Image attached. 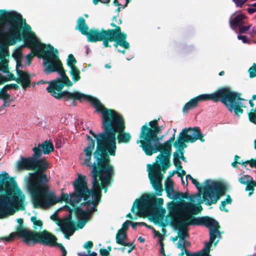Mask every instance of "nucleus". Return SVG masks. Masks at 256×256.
Returning a JSON list of instances; mask_svg holds the SVG:
<instances>
[{"label": "nucleus", "instance_id": "nucleus-1", "mask_svg": "<svg viewBox=\"0 0 256 256\" xmlns=\"http://www.w3.org/2000/svg\"><path fill=\"white\" fill-rule=\"evenodd\" d=\"M83 100L89 102L95 108V112L102 114L103 133L100 136L102 143L100 148L103 149L106 148V154H108L104 172L114 176V168L110 164V156H114L116 154V134H118L116 139L118 144L128 143L132 138L131 135L125 131L126 126L122 116L114 110L106 108L97 98L78 91H74L65 101L71 100L70 105L74 106H76V100L82 102Z\"/></svg>", "mask_w": 256, "mask_h": 256}, {"label": "nucleus", "instance_id": "nucleus-2", "mask_svg": "<svg viewBox=\"0 0 256 256\" xmlns=\"http://www.w3.org/2000/svg\"><path fill=\"white\" fill-rule=\"evenodd\" d=\"M14 29L16 32L13 38H11V44L14 46L17 42L23 40L26 47L34 50L37 52V56L43 59L44 72L46 74L58 72L60 75V78H57L50 82L46 90L54 98L63 99L65 101L72 92L62 91V89L65 86L68 87L72 86V82L66 74V70H64L59 58L58 50L52 45L40 43L34 32L20 36V29L18 30L16 27Z\"/></svg>", "mask_w": 256, "mask_h": 256}, {"label": "nucleus", "instance_id": "nucleus-3", "mask_svg": "<svg viewBox=\"0 0 256 256\" xmlns=\"http://www.w3.org/2000/svg\"><path fill=\"white\" fill-rule=\"evenodd\" d=\"M90 176L92 177V186L90 189L88 187L86 176L78 174L77 178L72 183L74 192L71 194V198L76 196V198H82L86 202L82 204V206L92 204V206L87 207L85 212L88 218L91 217L92 214L97 210V206L101 202L102 190L106 193L108 187L110 186L114 181V176L102 172H90Z\"/></svg>", "mask_w": 256, "mask_h": 256}, {"label": "nucleus", "instance_id": "nucleus-4", "mask_svg": "<svg viewBox=\"0 0 256 256\" xmlns=\"http://www.w3.org/2000/svg\"><path fill=\"white\" fill-rule=\"evenodd\" d=\"M38 150H35L32 156H20L16 162V168L18 170H34L30 173L26 179V186L28 192L32 197L38 189L44 184H48V180L44 172L48 168V163L44 158H38Z\"/></svg>", "mask_w": 256, "mask_h": 256}, {"label": "nucleus", "instance_id": "nucleus-5", "mask_svg": "<svg viewBox=\"0 0 256 256\" xmlns=\"http://www.w3.org/2000/svg\"><path fill=\"white\" fill-rule=\"evenodd\" d=\"M0 192L4 194L0 196V218L25 210V196L18 188L16 182L10 178L6 172L0 174Z\"/></svg>", "mask_w": 256, "mask_h": 256}, {"label": "nucleus", "instance_id": "nucleus-6", "mask_svg": "<svg viewBox=\"0 0 256 256\" xmlns=\"http://www.w3.org/2000/svg\"><path fill=\"white\" fill-rule=\"evenodd\" d=\"M171 225L174 229L192 226L190 224L196 218L194 215L198 214L202 210L200 204H193L183 201L180 204L172 202L168 206Z\"/></svg>", "mask_w": 256, "mask_h": 256}, {"label": "nucleus", "instance_id": "nucleus-7", "mask_svg": "<svg viewBox=\"0 0 256 256\" xmlns=\"http://www.w3.org/2000/svg\"><path fill=\"white\" fill-rule=\"evenodd\" d=\"M90 133L96 139V146L95 151L93 153L94 162H92V151L94 150L95 146V140H93L91 136L86 134V140L88 143L86 147L84 149V152L86 155V158L84 162L82 163V165H85L88 166L90 170V172H102L104 170V166L105 161L106 159L108 154H106V148H100V145L102 143L100 140L101 134L103 133L102 132L99 133L98 134H96L92 130H90Z\"/></svg>", "mask_w": 256, "mask_h": 256}, {"label": "nucleus", "instance_id": "nucleus-8", "mask_svg": "<svg viewBox=\"0 0 256 256\" xmlns=\"http://www.w3.org/2000/svg\"><path fill=\"white\" fill-rule=\"evenodd\" d=\"M48 184L42 186L32 197V202L35 208H48L57 203L65 202H67L70 200V204L74 207L78 204L80 198H78L76 196L69 198L67 194L62 193L61 196L56 198L54 192H51ZM72 194H70V195ZM71 197V196H70Z\"/></svg>", "mask_w": 256, "mask_h": 256}, {"label": "nucleus", "instance_id": "nucleus-9", "mask_svg": "<svg viewBox=\"0 0 256 256\" xmlns=\"http://www.w3.org/2000/svg\"><path fill=\"white\" fill-rule=\"evenodd\" d=\"M11 14L10 11L0 10V40H5L6 42H0V70L3 72L8 71L7 66L8 60L6 57L9 56L8 46L11 44L10 22L8 18Z\"/></svg>", "mask_w": 256, "mask_h": 256}, {"label": "nucleus", "instance_id": "nucleus-10", "mask_svg": "<svg viewBox=\"0 0 256 256\" xmlns=\"http://www.w3.org/2000/svg\"><path fill=\"white\" fill-rule=\"evenodd\" d=\"M138 202V209L140 216L150 214L152 221L155 224L164 226L163 222L164 216L160 214H154V212L158 210V206L163 204L164 200L162 198H157L154 194L143 196L140 199H136Z\"/></svg>", "mask_w": 256, "mask_h": 256}, {"label": "nucleus", "instance_id": "nucleus-11", "mask_svg": "<svg viewBox=\"0 0 256 256\" xmlns=\"http://www.w3.org/2000/svg\"><path fill=\"white\" fill-rule=\"evenodd\" d=\"M204 184L203 200L208 206L216 204L226 190V186L222 182L206 180Z\"/></svg>", "mask_w": 256, "mask_h": 256}, {"label": "nucleus", "instance_id": "nucleus-12", "mask_svg": "<svg viewBox=\"0 0 256 256\" xmlns=\"http://www.w3.org/2000/svg\"><path fill=\"white\" fill-rule=\"evenodd\" d=\"M175 134L174 133L168 140L162 144L159 141H156L141 147L142 150L146 156H150L153 154L160 152V153L156 157V161L158 159H170L172 154V144L174 143Z\"/></svg>", "mask_w": 256, "mask_h": 256}, {"label": "nucleus", "instance_id": "nucleus-13", "mask_svg": "<svg viewBox=\"0 0 256 256\" xmlns=\"http://www.w3.org/2000/svg\"><path fill=\"white\" fill-rule=\"evenodd\" d=\"M69 214L62 220H60V224H58L62 232L64 234L65 238L66 239H70V236L72 235L76 230V222L72 219V214L73 212L78 218V220L88 218L84 210L80 207H76L74 208H69Z\"/></svg>", "mask_w": 256, "mask_h": 256}, {"label": "nucleus", "instance_id": "nucleus-14", "mask_svg": "<svg viewBox=\"0 0 256 256\" xmlns=\"http://www.w3.org/2000/svg\"><path fill=\"white\" fill-rule=\"evenodd\" d=\"M20 233L22 236H24V242L27 245H30L32 242L34 244L40 243V244L54 246L57 240L56 238L53 234L44 230L42 232H38L34 231L27 232L21 229Z\"/></svg>", "mask_w": 256, "mask_h": 256}, {"label": "nucleus", "instance_id": "nucleus-15", "mask_svg": "<svg viewBox=\"0 0 256 256\" xmlns=\"http://www.w3.org/2000/svg\"><path fill=\"white\" fill-rule=\"evenodd\" d=\"M190 224L194 225L204 226L209 229L210 240L216 246L219 241V239L215 241L217 237L220 238L222 232L220 230V226L218 221L208 216H202L196 218Z\"/></svg>", "mask_w": 256, "mask_h": 256}, {"label": "nucleus", "instance_id": "nucleus-16", "mask_svg": "<svg viewBox=\"0 0 256 256\" xmlns=\"http://www.w3.org/2000/svg\"><path fill=\"white\" fill-rule=\"evenodd\" d=\"M10 21V33L12 38L15 34L14 28H18L19 30L20 36L29 34L30 32H34L32 30V28L26 22L25 18H23L22 14L14 11H11V14L8 18Z\"/></svg>", "mask_w": 256, "mask_h": 256}, {"label": "nucleus", "instance_id": "nucleus-17", "mask_svg": "<svg viewBox=\"0 0 256 256\" xmlns=\"http://www.w3.org/2000/svg\"><path fill=\"white\" fill-rule=\"evenodd\" d=\"M162 128L158 125L154 129L150 128L146 123L141 128L140 134V140H136L137 144H140V147L144 146L156 141H159L158 134L161 132Z\"/></svg>", "mask_w": 256, "mask_h": 256}, {"label": "nucleus", "instance_id": "nucleus-18", "mask_svg": "<svg viewBox=\"0 0 256 256\" xmlns=\"http://www.w3.org/2000/svg\"><path fill=\"white\" fill-rule=\"evenodd\" d=\"M204 136V134L202 133L198 126L186 128L180 132L176 140L184 144H186V142L193 143L198 140L203 142L205 140Z\"/></svg>", "mask_w": 256, "mask_h": 256}, {"label": "nucleus", "instance_id": "nucleus-19", "mask_svg": "<svg viewBox=\"0 0 256 256\" xmlns=\"http://www.w3.org/2000/svg\"><path fill=\"white\" fill-rule=\"evenodd\" d=\"M127 34L123 32L120 33L119 28L116 30H112L110 31L107 38L104 41V46L105 48L112 46L109 44L110 42H114L113 46L116 48L120 46L124 49H128L130 48V44L126 41Z\"/></svg>", "mask_w": 256, "mask_h": 256}, {"label": "nucleus", "instance_id": "nucleus-20", "mask_svg": "<svg viewBox=\"0 0 256 256\" xmlns=\"http://www.w3.org/2000/svg\"><path fill=\"white\" fill-rule=\"evenodd\" d=\"M153 172L154 176H152L151 174H148V178L152 186L156 191V194L158 196H162L163 191L162 180L164 178V174L160 172V169L158 166H156L154 167Z\"/></svg>", "mask_w": 256, "mask_h": 256}, {"label": "nucleus", "instance_id": "nucleus-21", "mask_svg": "<svg viewBox=\"0 0 256 256\" xmlns=\"http://www.w3.org/2000/svg\"><path fill=\"white\" fill-rule=\"evenodd\" d=\"M110 31L106 30L104 28L100 30L98 29L93 28L88 30L84 36H86L88 41L89 42H96L102 41L104 44V41L106 40Z\"/></svg>", "mask_w": 256, "mask_h": 256}, {"label": "nucleus", "instance_id": "nucleus-22", "mask_svg": "<svg viewBox=\"0 0 256 256\" xmlns=\"http://www.w3.org/2000/svg\"><path fill=\"white\" fill-rule=\"evenodd\" d=\"M222 98H225L231 102H241V101L244 100V99L240 98V93L232 91L227 86L222 87Z\"/></svg>", "mask_w": 256, "mask_h": 256}, {"label": "nucleus", "instance_id": "nucleus-23", "mask_svg": "<svg viewBox=\"0 0 256 256\" xmlns=\"http://www.w3.org/2000/svg\"><path fill=\"white\" fill-rule=\"evenodd\" d=\"M222 87L210 94H202L194 97L198 104L202 101L212 100L214 102H220L222 98Z\"/></svg>", "mask_w": 256, "mask_h": 256}, {"label": "nucleus", "instance_id": "nucleus-24", "mask_svg": "<svg viewBox=\"0 0 256 256\" xmlns=\"http://www.w3.org/2000/svg\"><path fill=\"white\" fill-rule=\"evenodd\" d=\"M220 102L223 104L230 112H234V115L240 118V114L244 112L242 102H231L227 101L225 98H221Z\"/></svg>", "mask_w": 256, "mask_h": 256}, {"label": "nucleus", "instance_id": "nucleus-25", "mask_svg": "<svg viewBox=\"0 0 256 256\" xmlns=\"http://www.w3.org/2000/svg\"><path fill=\"white\" fill-rule=\"evenodd\" d=\"M33 152H34L35 150H38L39 153L38 158H40L42 154H48L50 152L54 150L53 144L48 141H45L42 144H38V146L35 144V146L32 149Z\"/></svg>", "mask_w": 256, "mask_h": 256}, {"label": "nucleus", "instance_id": "nucleus-26", "mask_svg": "<svg viewBox=\"0 0 256 256\" xmlns=\"http://www.w3.org/2000/svg\"><path fill=\"white\" fill-rule=\"evenodd\" d=\"M156 163L154 164L153 165H151L150 164H148L147 165L148 174H151L152 176L154 175L153 172V168L154 166L156 165L158 166L160 169V172L162 171L164 174L166 173V170L170 166V159H158V161H156Z\"/></svg>", "mask_w": 256, "mask_h": 256}, {"label": "nucleus", "instance_id": "nucleus-27", "mask_svg": "<svg viewBox=\"0 0 256 256\" xmlns=\"http://www.w3.org/2000/svg\"><path fill=\"white\" fill-rule=\"evenodd\" d=\"M16 74L18 76V78H16L18 80L17 83L21 84L22 88L24 90L28 87L30 86V78L28 74L22 70H18Z\"/></svg>", "mask_w": 256, "mask_h": 256}, {"label": "nucleus", "instance_id": "nucleus-28", "mask_svg": "<svg viewBox=\"0 0 256 256\" xmlns=\"http://www.w3.org/2000/svg\"><path fill=\"white\" fill-rule=\"evenodd\" d=\"M174 146L176 148V152H178V158L184 162H186V158L184 156V149L187 147V144H184L181 142L176 140L174 143Z\"/></svg>", "mask_w": 256, "mask_h": 256}, {"label": "nucleus", "instance_id": "nucleus-29", "mask_svg": "<svg viewBox=\"0 0 256 256\" xmlns=\"http://www.w3.org/2000/svg\"><path fill=\"white\" fill-rule=\"evenodd\" d=\"M76 29H78L80 33L84 35L86 32L89 30L88 26L86 23V20L83 17H80L76 22Z\"/></svg>", "mask_w": 256, "mask_h": 256}, {"label": "nucleus", "instance_id": "nucleus-30", "mask_svg": "<svg viewBox=\"0 0 256 256\" xmlns=\"http://www.w3.org/2000/svg\"><path fill=\"white\" fill-rule=\"evenodd\" d=\"M246 18L244 14L236 15L232 20H230V24L232 28L240 26L243 24L242 20Z\"/></svg>", "mask_w": 256, "mask_h": 256}, {"label": "nucleus", "instance_id": "nucleus-31", "mask_svg": "<svg viewBox=\"0 0 256 256\" xmlns=\"http://www.w3.org/2000/svg\"><path fill=\"white\" fill-rule=\"evenodd\" d=\"M198 106L197 101L194 98L190 99L187 103H186L183 108L182 112L184 113L188 112L190 110L195 108Z\"/></svg>", "mask_w": 256, "mask_h": 256}, {"label": "nucleus", "instance_id": "nucleus-32", "mask_svg": "<svg viewBox=\"0 0 256 256\" xmlns=\"http://www.w3.org/2000/svg\"><path fill=\"white\" fill-rule=\"evenodd\" d=\"M126 232L124 230H118L116 236V242L120 244L126 238Z\"/></svg>", "mask_w": 256, "mask_h": 256}, {"label": "nucleus", "instance_id": "nucleus-33", "mask_svg": "<svg viewBox=\"0 0 256 256\" xmlns=\"http://www.w3.org/2000/svg\"><path fill=\"white\" fill-rule=\"evenodd\" d=\"M213 242H204V246L203 248L200 250V253L202 254V256H211L210 254V248L212 246Z\"/></svg>", "mask_w": 256, "mask_h": 256}, {"label": "nucleus", "instance_id": "nucleus-34", "mask_svg": "<svg viewBox=\"0 0 256 256\" xmlns=\"http://www.w3.org/2000/svg\"><path fill=\"white\" fill-rule=\"evenodd\" d=\"M70 72L74 82H76L80 79V71L77 67L70 68Z\"/></svg>", "mask_w": 256, "mask_h": 256}, {"label": "nucleus", "instance_id": "nucleus-35", "mask_svg": "<svg viewBox=\"0 0 256 256\" xmlns=\"http://www.w3.org/2000/svg\"><path fill=\"white\" fill-rule=\"evenodd\" d=\"M17 222L19 224V226H18L16 228V234L20 238H22L23 239V241L24 242L25 238L24 236H22V235L20 233V231L21 229L24 230L27 232H31L32 230H28V229L24 228L22 226L23 224V220L22 219L19 218L16 220Z\"/></svg>", "mask_w": 256, "mask_h": 256}, {"label": "nucleus", "instance_id": "nucleus-36", "mask_svg": "<svg viewBox=\"0 0 256 256\" xmlns=\"http://www.w3.org/2000/svg\"><path fill=\"white\" fill-rule=\"evenodd\" d=\"M186 228H187V226H186V227H184V228L182 227V228H180V230L176 229V230H178V236L179 237V240L178 242L182 243L184 240H185L186 238L188 236V234L186 232Z\"/></svg>", "mask_w": 256, "mask_h": 256}, {"label": "nucleus", "instance_id": "nucleus-37", "mask_svg": "<svg viewBox=\"0 0 256 256\" xmlns=\"http://www.w3.org/2000/svg\"><path fill=\"white\" fill-rule=\"evenodd\" d=\"M173 162L177 170H181L182 168V162L178 158V152H174L173 154Z\"/></svg>", "mask_w": 256, "mask_h": 256}, {"label": "nucleus", "instance_id": "nucleus-38", "mask_svg": "<svg viewBox=\"0 0 256 256\" xmlns=\"http://www.w3.org/2000/svg\"><path fill=\"white\" fill-rule=\"evenodd\" d=\"M165 190L168 196L170 193L174 192V184L171 180H166L165 183Z\"/></svg>", "mask_w": 256, "mask_h": 256}, {"label": "nucleus", "instance_id": "nucleus-39", "mask_svg": "<svg viewBox=\"0 0 256 256\" xmlns=\"http://www.w3.org/2000/svg\"><path fill=\"white\" fill-rule=\"evenodd\" d=\"M77 61L72 54H70L68 56V58L66 60V64L70 67V68H76L75 64L76 63Z\"/></svg>", "mask_w": 256, "mask_h": 256}, {"label": "nucleus", "instance_id": "nucleus-40", "mask_svg": "<svg viewBox=\"0 0 256 256\" xmlns=\"http://www.w3.org/2000/svg\"><path fill=\"white\" fill-rule=\"evenodd\" d=\"M246 185V190L250 191L249 196H250L254 192V187L256 186V182L251 180Z\"/></svg>", "mask_w": 256, "mask_h": 256}, {"label": "nucleus", "instance_id": "nucleus-41", "mask_svg": "<svg viewBox=\"0 0 256 256\" xmlns=\"http://www.w3.org/2000/svg\"><path fill=\"white\" fill-rule=\"evenodd\" d=\"M30 220L34 224V229H36V226L42 228L43 225V222L40 220H37L36 216H32L30 218Z\"/></svg>", "mask_w": 256, "mask_h": 256}, {"label": "nucleus", "instance_id": "nucleus-42", "mask_svg": "<svg viewBox=\"0 0 256 256\" xmlns=\"http://www.w3.org/2000/svg\"><path fill=\"white\" fill-rule=\"evenodd\" d=\"M249 120L256 124V107L254 110L252 108L250 112L248 113Z\"/></svg>", "mask_w": 256, "mask_h": 256}, {"label": "nucleus", "instance_id": "nucleus-43", "mask_svg": "<svg viewBox=\"0 0 256 256\" xmlns=\"http://www.w3.org/2000/svg\"><path fill=\"white\" fill-rule=\"evenodd\" d=\"M186 179L189 178L192 181V184H194L196 186V187L198 189V190L200 192V190L202 188V187L200 184L194 178H193L190 174H188L186 176Z\"/></svg>", "mask_w": 256, "mask_h": 256}, {"label": "nucleus", "instance_id": "nucleus-44", "mask_svg": "<svg viewBox=\"0 0 256 256\" xmlns=\"http://www.w3.org/2000/svg\"><path fill=\"white\" fill-rule=\"evenodd\" d=\"M249 76L252 78L256 76V64L254 63L252 66L248 69Z\"/></svg>", "mask_w": 256, "mask_h": 256}, {"label": "nucleus", "instance_id": "nucleus-45", "mask_svg": "<svg viewBox=\"0 0 256 256\" xmlns=\"http://www.w3.org/2000/svg\"><path fill=\"white\" fill-rule=\"evenodd\" d=\"M252 179V178L249 176H244L242 177H240L238 179V181L240 183L243 184H246Z\"/></svg>", "mask_w": 256, "mask_h": 256}, {"label": "nucleus", "instance_id": "nucleus-46", "mask_svg": "<svg viewBox=\"0 0 256 256\" xmlns=\"http://www.w3.org/2000/svg\"><path fill=\"white\" fill-rule=\"evenodd\" d=\"M7 90H8V88H4V86L0 90V99L4 98H8L9 96H10V95L7 92Z\"/></svg>", "mask_w": 256, "mask_h": 256}, {"label": "nucleus", "instance_id": "nucleus-47", "mask_svg": "<svg viewBox=\"0 0 256 256\" xmlns=\"http://www.w3.org/2000/svg\"><path fill=\"white\" fill-rule=\"evenodd\" d=\"M177 247L182 250V252L179 254L180 256H183L184 254H186V252L188 251V250L186 248V246L184 244H182L181 242H178L177 243Z\"/></svg>", "mask_w": 256, "mask_h": 256}, {"label": "nucleus", "instance_id": "nucleus-48", "mask_svg": "<svg viewBox=\"0 0 256 256\" xmlns=\"http://www.w3.org/2000/svg\"><path fill=\"white\" fill-rule=\"evenodd\" d=\"M22 52L20 50H16L12 54V56L14 58L16 59V60H21L22 58Z\"/></svg>", "mask_w": 256, "mask_h": 256}, {"label": "nucleus", "instance_id": "nucleus-49", "mask_svg": "<svg viewBox=\"0 0 256 256\" xmlns=\"http://www.w3.org/2000/svg\"><path fill=\"white\" fill-rule=\"evenodd\" d=\"M174 197L176 200H182L184 198H188V195L186 194L183 192H177L174 194Z\"/></svg>", "mask_w": 256, "mask_h": 256}, {"label": "nucleus", "instance_id": "nucleus-50", "mask_svg": "<svg viewBox=\"0 0 256 256\" xmlns=\"http://www.w3.org/2000/svg\"><path fill=\"white\" fill-rule=\"evenodd\" d=\"M120 244L124 246H128V247H130V248L128 250V253H130L135 247V245L134 244L132 243L126 242L124 241L122 242V243H121Z\"/></svg>", "mask_w": 256, "mask_h": 256}, {"label": "nucleus", "instance_id": "nucleus-51", "mask_svg": "<svg viewBox=\"0 0 256 256\" xmlns=\"http://www.w3.org/2000/svg\"><path fill=\"white\" fill-rule=\"evenodd\" d=\"M7 68H8V66H7ZM8 70V71L6 72L5 73H7L8 72V78H6V82L8 81V80H15L16 82H17V80L16 78H16L15 77V76H14V74L10 72H9L8 71V69H7Z\"/></svg>", "mask_w": 256, "mask_h": 256}, {"label": "nucleus", "instance_id": "nucleus-52", "mask_svg": "<svg viewBox=\"0 0 256 256\" xmlns=\"http://www.w3.org/2000/svg\"><path fill=\"white\" fill-rule=\"evenodd\" d=\"M54 245H57L58 246V248H60V250H62V256H66L67 251L62 244L56 243V242Z\"/></svg>", "mask_w": 256, "mask_h": 256}, {"label": "nucleus", "instance_id": "nucleus-53", "mask_svg": "<svg viewBox=\"0 0 256 256\" xmlns=\"http://www.w3.org/2000/svg\"><path fill=\"white\" fill-rule=\"evenodd\" d=\"M251 25H248V26H240L239 28V32L240 34H244L248 30H250V28H251Z\"/></svg>", "mask_w": 256, "mask_h": 256}, {"label": "nucleus", "instance_id": "nucleus-54", "mask_svg": "<svg viewBox=\"0 0 256 256\" xmlns=\"http://www.w3.org/2000/svg\"><path fill=\"white\" fill-rule=\"evenodd\" d=\"M4 101V104L6 106H9L11 102L14 100L12 96H9V98H2Z\"/></svg>", "mask_w": 256, "mask_h": 256}, {"label": "nucleus", "instance_id": "nucleus-55", "mask_svg": "<svg viewBox=\"0 0 256 256\" xmlns=\"http://www.w3.org/2000/svg\"><path fill=\"white\" fill-rule=\"evenodd\" d=\"M88 219V218H85L84 219L82 218L80 220H78V222H79V224L78 225V228H82L84 226V225L86 224V223L87 222Z\"/></svg>", "mask_w": 256, "mask_h": 256}, {"label": "nucleus", "instance_id": "nucleus-56", "mask_svg": "<svg viewBox=\"0 0 256 256\" xmlns=\"http://www.w3.org/2000/svg\"><path fill=\"white\" fill-rule=\"evenodd\" d=\"M131 223V221L129 220H126L122 224V228L120 230H124V232L126 231L128 228V225Z\"/></svg>", "mask_w": 256, "mask_h": 256}, {"label": "nucleus", "instance_id": "nucleus-57", "mask_svg": "<svg viewBox=\"0 0 256 256\" xmlns=\"http://www.w3.org/2000/svg\"><path fill=\"white\" fill-rule=\"evenodd\" d=\"M83 246L84 248L87 249L88 250H90L93 247V242L90 240H88L84 244Z\"/></svg>", "mask_w": 256, "mask_h": 256}, {"label": "nucleus", "instance_id": "nucleus-58", "mask_svg": "<svg viewBox=\"0 0 256 256\" xmlns=\"http://www.w3.org/2000/svg\"><path fill=\"white\" fill-rule=\"evenodd\" d=\"M35 56H37V54H32V52L29 53L26 56V59L27 60L28 64L30 65V61L33 58V57Z\"/></svg>", "mask_w": 256, "mask_h": 256}, {"label": "nucleus", "instance_id": "nucleus-59", "mask_svg": "<svg viewBox=\"0 0 256 256\" xmlns=\"http://www.w3.org/2000/svg\"><path fill=\"white\" fill-rule=\"evenodd\" d=\"M4 88H12L14 90H18L20 88L19 86L16 84H12L4 86Z\"/></svg>", "mask_w": 256, "mask_h": 256}, {"label": "nucleus", "instance_id": "nucleus-60", "mask_svg": "<svg viewBox=\"0 0 256 256\" xmlns=\"http://www.w3.org/2000/svg\"><path fill=\"white\" fill-rule=\"evenodd\" d=\"M186 256H202V254L200 253V251L196 252H190L188 250L186 252Z\"/></svg>", "mask_w": 256, "mask_h": 256}, {"label": "nucleus", "instance_id": "nucleus-61", "mask_svg": "<svg viewBox=\"0 0 256 256\" xmlns=\"http://www.w3.org/2000/svg\"><path fill=\"white\" fill-rule=\"evenodd\" d=\"M149 126H150V128L154 129L158 125V120H154L149 122Z\"/></svg>", "mask_w": 256, "mask_h": 256}, {"label": "nucleus", "instance_id": "nucleus-62", "mask_svg": "<svg viewBox=\"0 0 256 256\" xmlns=\"http://www.w3.org/2000/svg\"><path fill=\"white\" fill-rule=\"evenodd\" d=\"M99 252L100 256H108L110 254L108 250H106L105 248H100Z\"/></svg>", "mask_w": 256, "mask_h": 256}, {"label": "nucleus", "instance_id": "nucleus-63", "mask_svg": "<svg viewBox=\"0 0 256 256\" xmlns=\"http://www.w3.org/2000/svg\"><path fill=\"white\" fill-rule=\"evenodd\" d=\"M237 7H242L244 4L242 0H232Z\"/></svg>", "mask_w": 256, "mask_h": 256}, {"label": "nucleus", "instance_id": "nucleus-64", "mask_svg": "<svg viewBox=\"0 0 256 256\" xmlns=\"http://www.w3.org/2000/svg\"><path fill=\"white\" fill-rule=\"evenodd\" d=\"M250 166L251 168H256V159L251 158L250 160Z\"/></svg>", "mask_w": 256, "mask_h": 256}]
</instances>
